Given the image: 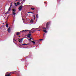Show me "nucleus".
<instances>
[{"label": "nucleus", "instance_id": "1", "mask_svg": "<svg viewBox=\"0 0 76 76\" xmlns=\"http://www.w3.org/2000/svg\"><path fill=\"white\" fill-rule=\"evenodd\" d=\"M50 22H48L46 25V27H43V29H48L49 28V25H50Z\"/></svg>", "mask_w": 76, "mask_h": 76}, {"label": "nucleus", "instance_id": "2", "mask_svg": "<svg viewBox=\"0 0 76 76\" xmlns=\"http://www.w3.org/2000/svg\"><path fill=\"white\" fill-rule=\"evenodd\" d=\"M23 38H21L20 39H19L18 41H19V42H20H20H22V40H23Z\"/></svg>", "mask_w": 76, "mask_h": 76}, {"label": "nucleus", "instance_id": "3", "mask_svg": "<svg viewBox=\"0 0 76 76\" xmlns=\"http://www.w3.org/2000/svg\"><path fill=\"white\" fill-rule=\"evenodd\" d=\"M7 31L9 33H10V27H9L8 28Z\"/></svg>", "mask_w": 76, "mask_h": 76}, {"label": "nucleus", "instance_id": "4", "mask_svg": "<svg viewBox=\"0 0 76 76\" xmlns=\"http://www.w3.org/2000/svg\"><path fill=\"white\" fill-rule=\"evenodd\" d=\"M22 6H20L18 8V9L19 10H22Z\"/></svg>", "mask_w": 76, "mask_h": 76}, {"label": "nucleus", "instance_id": "5", "mask_svg": "<svg viewBox=\"0 0 76 76\" xmlns=\"http://www.w3.org/2000/svg\"><path fill=\"white\" fill-rule=\"evenodd\" d=\"M29 31V30H23L21 31L20 32H25L26 31Z\"/></svg>", "mask_w": 76, "mask_h": 76}, {"label": "nucleus", "instance_id": "6", "mask_svg": "<svg viewBox=\"0 0 76 76\" xmlns=\"http://www.w3.org/2000/svg\"><path fill=\"white\" fill-rule=\"evenodd\" d=\"M15 72H9L7 73V74H8V73H11V74H13V73H14Z\"/></svg>", "mask_w": 76, "mask_h": 76}, {"label": "nucleus", "instance_id": "7", "mask_svg": "<svg viewBox=\"0 0 76 76\" xmlns=\"http://www.w3.org/2000/svg\"><path fill=\"white\" fill-rule=\"evenodd\" d=\"M10 75H11V73H8V74H6L5 76H10Z\"/></svg>", "mask_w": 76, "mask_h": 76}, {"label": "nucleus", "instance_id": "8", "mask_svg": "<svg viewBox=\"0 0 76 76\" xmlns=\"http://www.w3.org/2000/svg\"><path fill=\"white\" fill-rule=\"evenodd\" d=\"M32 30L33 31H32V33H34V32H35V30H34V28H33L31 29V31H32Z\"/></svg>", "mask_w": 76, "mask_h": 76}, {"label": "nucleus", "instance_id": "9", "mask_svg": "<svg viewBox=\"0 0 76 76\" xmlns=\"http://www.w3.org/2000/svg\"><path fill=\"white\" fill-rule=\"evenodd\" d=\"M31 34H29L27 37H28V38H30V37H31Z\"/></svg>", "mask_w": 76, "mask_h": 76}, {"label": "nucleus", "instance_id": "10", "mask_svg": "<svg viewBox=\"0 0 76 76\" xmlns=\"http://www.w3.org/2000/svg\"><path fill=\"white\" fill-rule=\"evenodd\" d=\"M20 32H17L16 33V35H18H18H20Z\"/></svg>", "mask_w": 76, "mask_h": 76}, {"label": "nucleus", "instance_id": "11", "mask_svg": "<svg viewBox=\"0 0 76 76\" xmlns=\"http://www.w3.org/2000/svg\"><path fill=\"white\" fill-rule=\"evenodd\" d=\"M5 26H6V27H7V28H8V26H9V24H7V23Z\"/></svg>", "mask_w": 76, "mask_h": 76}, {"label": "nucleus", "instance_id": "12", "mask_svg": "<svg viewBox=\"0 0 76 76\" xmlns=\"http://www.w3.org/2000/svg\"><path fill=\"white\" fill-rule=\"evenodd\" d=\"M12 11L13 12H16V9H13Z\"/></svg>", "mask_w": 76, "mask_h": 76}, {"label": "nucleus", "instance_id": "13", "mask_svg": "<svg viewBox=\"0 0 76 76\" xmlns=\"http://www.w3.org/2000/svg\"><path fill=\"white\" fill-rule=\"evenodd\" d=\"M11 10V7H10L8 9V11H10Z\"/></svg>", "mask_w": 76, "mask_h": 76}, {"label": "nucleus", "instance_id": "14", "mask_svg": "<svg viewBox=\"0 0 76 76\" xmlns=\"http://www.w3.org/2000/svg\"><path fill=\"white\" fill-rule=\"evenodd\" d=\"M44 32H45V33H47V30H43Z\"/></svg>", "mask_w": 76, "mask_h": 76}, {"label": "nucleus", "instance_id": "15", "mask_svg": "<svg viewBox=\"0 0 76 76\" xmlns=\"http://www.w3.org/2000/svg\"><path fill=\"white\" fill-rule=\"evenodd\" d=\"M12 13L13 15H16V13L14 12H12Z\"/></svg>", "mask_w": 76, "mask_h": 76}, {"label": "nucleus", "instance_id": "16", "mask_svg": "<svg viewBox=\"0 0 76 76\" xmlns=\"http://www.w3.org/2000/svg\"><path fill=\"white\" fill-rule=\"evenodd\" d=\"M31 22V23H33L34 22V20L32 19H31V20L30 21Z\"/></svg>", "mask_w": 76, "mask_h": 76}, {"label": "nucleus", "instance_id": "17", "mask_svg": "<svg viewBox=\"0 0 76 76\" xmlns=\"http://www.w3.org/2000/svg\"><path fill=\"white\" fill-rule=\"evenodd\" d=\"M9 11H7V12L5 13V14H8L9 13Z\"/></svg>", "mask_w": 76, "mask_h": 76}, {"label": "nucleus", "instance_id": "18", "mask_svg": "<svg viewBox=\"0 0 76 76\" xmlns=\"http://www.w3.org/2000/svg\"><path fill=\"white\" fill-rule=\"evenodd\" d=\"M20 4V3L18 2L17 3V5L18 6H19V4Z\"/></svg>", "mask_w": 76, "mask_h": 76}, {"label": "nucleus", "instance_id": "19", "mask_svg": "<svg viewBox=\"0 0 76 76\" xmlns=\"http://www.w3.org/2000/svg\"><path fill=\"white\" fill-rule=\"evenodd\" d=\"M31 42H32L33 44H35V42H34V41H31Z\"/></svg>", "mask_w": 76, "mask_h": 76}, {"label": "nucleus", "instance_id": "20", "mask_svg": "<svg viewBox=\"0 0 76 76\" xmlns=\"http://www.w3.org/2000/svg\"><path fill=\"white\" fill-rule=\"evenodd\" d=\"M29 33H32V31H31V30L30 31H29L28 32Z\"/></svg>", "mask_w": 76, "mask_h": 76}, {"label": "nucleus", "instance_id": "21", "mask_svg": "<svg viewBox=\"0 0 76 76\" xmlns=\"http://www.w3.org/2000/svg\"><path fill=\"white\" fill-rule=\"evenodd\" d=\"M12 6V3H11L10 7H11Z\"/></svg>", "mask_w": 76, "mask_h": 76}, {"label": "nucleus", "instance_id": "22", "mask_svg": "<svg viewBox=\"0 0 76 76\" xmlns=\"http://www.w3.org/2000/svg\"><path fill=\"white\" fill-rule=\"evenodd\" d=\"M36 17H37V18H38V14L37 15Z\"/></svg>", "mask_w": 76, "mask_h": 76}, {"label": "nucleus", "instance_id": "23", "mask_svg": "<svg viewBox=\"0 0 76 76\" xmlns=\"http://www.w3.org/2000/svg\"><path fill=\"white\" fill-rule=\"evenodd\" d=\"M31 10H34V9H35V8H31Z\"/></svg>", "mask_w": 76, "mask_h": 76}, {"label": "nucleus", "instance_id": "24", "mask_svg": "<svg viewBox=\"0 0 76 76\" xmlns=\"http://www.w3.org/2000/svg\"><path fill=\"white\" fill-rule=\"evenodd\" d=\"M15 6H17V4H16V3H15Z\"/></svg>", "mask_w": 76, "mask_h": 76}, {"label": "nucleus", "instance_id": "25", "mask_svg": "<svg viewBox=\"0 0 76 76\" xmlns=\"http://www.w3.org/2000/svg\"><path fill=\"white\" fill-rule=\"evenodd\" d=\"M32 39V38H30V39H29V40H30V41H32V40H31V39Z\"/></svg>", "mask_w": 76, "mask_h": 76}, {"label": "nucleus", "instance_id": "26", "mask_svg": "<svg viewBox=\"0 0 76 76\" xmlns=\"http://www.w3.org/2000/svg\"><path fill=\"white\" fill-rule=\"evenodd\" d=\"M33 16H34V20H35V15H34Z\"/></svg>", "mask_w": 76, "mask_h": 76}, {"label": "nucleus", "instance_id": "27", "mask_svg": "<svg viewBox=\"0 0 76 76\" xmlns=\"http://www.w3.org/2000/svg\"><path fill=\"white\" fill-rule=\"evenodd\" d=\"M43 40V39H40L39 40V41H42Z\"/></svg>", "mask_w": 76, "mask_h": 76}, {"label": "nucleus", "instance_id": "28", "mask_svg": "<svg viewBox=\"0 0 76 76\" xmlns=\"http://www.w3.org/2000/svg\"><path fill=\"white\" fill-rule=\"evenodd\" d=\"M28 13H32V12H28Z\"/></svg>", "mask_w": 76, "mask_h": 76}, {"label": "nucleus", "instance_id": "29", "mask_svg": "<svg viewBox=\"0 0 76 76\" xmlns=\"http://www.w3.org/2000/svg\"><path fill=\"white\" fill-rule=\"evenodd\" d=\"M25 45H29V43H28V44H25Z\"/></svg>", "mask_w": 76, "mask_h": 76}, {"label": "nucleus", "instance_id": "30", "mask_svg": "<svg viewBox=\"0 0 76 76\" xmlns=\"http://www.w3.org/2000/svg\"><path fill=\"white\" fill-rule=\"evenodd\" d=\"M13 41H14H14H16V39H13Z\"/></svg>", "mask_w": 76, "mask_h": 76}, {"label": "nucleus", "instance_id": "31", "mask_svg": "<svg viewBox=\"0 0 76 76\" xmlns=\"http://www.w3.org/2000/svg\"><path fill=\"white\" fill-rule=\"evenodd\" d=\"M22 45H25L26 44H25H25H22Z\"/></svg>", "mask_w": 76, "mask_h": 76}, {"label": "nucleus", "instance_id": "32", "mask_svg": "<svg viewBox=\"0 0 76 76\" xmlns=\"http://www.w3.org/2000/svg\"><path fill=\"white\" fill-rule=\"evenodd\" d=\"M41 31V29H40V30H38V31Z\"/></svg>", "mask_w": 76, "mask_h": 76}, {"label": "nucleus", "instance_id": "33", "mask_svg": "<svg viewBox=\"0 0 76 76\" xmlns=\"http://www.w3.org/2000/svg\"><path fill=\"white\" fill-rule=\"evenodd\" d=\"M18 0H16V1H18Z\"/></svg>", "mask_w": 76, "mask_h": 76}, {"label": "nucleus", "instance_id": "34", "mask_svg": "<svg viewBox=\"0 0 76 76\" xmlns=\"http://www.w3.org/2000/svg\"><path fill=\"white\" fill-rule=\"evenodd\" d=\"M19 37H20V36H19Z\"/></svg>", "mask_w": 76, "mask_h": 76}, {"label": "nucleus", "instance_id": "35", "mask_svg": "<svg viewBox=\"0 0 76 76\" xmlns=\"http://www.w3.org/2000/svg\"><path fill=\"white\" fill-rule=\"evenodd\" d=\"M39 27L37 29H39Z\"/></svg>", "mask_w": 76, "mask_h": 76}, {"label": "nucleus", "instance_id": "36", "mask_svg": "<svg viewBox=\"0 0 76 76\" xmlns=\"http://www.w3.org/2000/svg\"><path fill=\"white\" fill-rule=\"evenodd\" d=\"M31 31H33V30H32Z\"/></svg>", "mask_w": 76, "mask_h": 76}, {"label": "nucleus", "instance_id": "37", "mask_svg": "<svg viewBox=\"0 0 76 76\" xmlns=\"http://www.w3.org/2000/svg\"><path fill=\"white\" fill-rule=\"evenodd\" d=\"M23 0V1H25V0Z\"/></svg>", "mask_w": 76, "mask_h": 76}, {"label": "nucleus", "instance_id": "38", "mask_svg": "<svg viewBox=\"0 0 76 76\" xmlns=\"http://www.w3.org/2000/svg\"><path fill=\"white\" fill-rule=\"evenodd\" d=\"M36 29H38V28H36Z\"/></svg>", "mask_w": 76, "mask_h": 76}]
</instances>
